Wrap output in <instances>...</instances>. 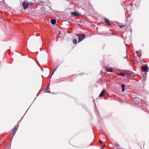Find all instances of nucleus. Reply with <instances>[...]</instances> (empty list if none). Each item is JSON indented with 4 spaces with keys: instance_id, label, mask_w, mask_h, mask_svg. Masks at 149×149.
Returning <instances> with one entry per match:
<instances>
[{
    "instance_id": "nucleus-1",
    "label": "nucleus",
    "mask_w": 149,
    "mask_h": 149,
    "mask_svg": "<svg viewBox=\"0 0 149 149\" xmlns=\"http://www.w3.org/2000/svg\"><path fill=\"white\" fill-rule=\"evenodd\" d=\"M76 36L78 37V40L79 42H80L81 41H82L85 36V35L84 34H77Z\"/></svg>"
},
{
    "instance_id": "nucleus-2",
    "label": "nucleus",
    "mask_w": 149,
    "mask_h": 149,
    "mask_svg": "<svg viewBox=\"0 0 149 149\" xmlns=\"http://www.w3.org/2000/svg\"><path fill=\"white\" fill-rule=\"evenodd\" d=\"M134 101L136 104H139L141 101V100L138 97H135L134 99Z\"/></svg>"
},
{
    "instance_id": "nucleus-3",
    "label": "nucleus",
    "mask_w": 149,
    "mask_h": 149,
    "mask_svg": "<svg viewBox=\"0 0 149 149\" xmlns=\"http://www.w3.org/2000/svg\"><path fill=\"white\" fill-rule=\"evenodd\" d=\"M23 6L24 9H26L28 7V3L26 1H24L23 3Z\"/></svg>"
},
{
    "instance_id": "nucleus-4",
    "label": "nucleus",
    "mask_w": 149,
    "mask_h": 149,
    "mask_svg": "<svg viewBox=\"0 0 149 149\" xmlns=\"http://www.w3.org/2000/svg\"><path fill=\"white\" fill-rule=\"evenodd\" d=\"M19 126V125H17L15 126L14 128L12 130V132L13 133V136L14 135L16 132L17 131V129Z\"/></svg>"
},
{
    "instance_id": "nucleus-5",
    "label": "nucleus",
    "mask_w": 149,
    "mask_h": 149,
    "mask_svg": "<svg viewBox=\"0 0 149 149\" xmlns=\"http://www.w3.org/2000/svg\"><path fill=\"white\" fill-rule=\"evenodd\" d=\"M141 70L143 71H145V72H148L149 70V68L148 67L146 66H143L141 68Z\"/></svg>"
},
{
    "instance_id": "nucleus-6",
    "label": "nucleus",
    "mask_w": 149,
    "mask_h": 149,
    "mask_svg": "<svg viewBox=\"0 0 149 149\" xmlns=\"http://www.w3.org/2000/svg\"><path fill=\"white\" fill-rule=\"evenodd\" d=\"M104 22L107 25L109 26H111V24L110 23L109 20V19L105 18H104Z\"/></svg>"
},
{
    "instance_id": "nucleus-7",
    "label": "nucleus",
    "mask_w": 149,
    "mask_h": 149,
    "mask_svg": "<svg viewBox=\"0 0 149 149\" xmlns=\"http://www.w3.org/2000/svg\"><path fill=\"white\" fill-rule=\"evenodd\" d=\"M79 15V12L78 11H76L75 12H72L71 15L74 16H78Z\"/></svg>"
},
{
    "instance_id": "nucleus-8",
    "label": "nucleus",
    "mask_w": 149,
    "mask_h": 149,
    "mask_svg": "<svg viewBox=\"0 0 149 149\" xmlns=\"http://www.w3.org/2000/svg\"><path fill=\"white\" fill-rule=\"evenodd\" d=\"M105 90H104L102 91L100 93V94L99 95V97H102V96L103 95H104L105 94Z\"/></svg>"
},
{
    "instance_id": "nucleus-9",
    "label": "nucleus",
    "mask_w": 149,
    "mask_h": 149,
    "mask_svg": "<svg viewBox=\"0 0 149 149\" xmlns=\"http://www.w3.org/2000/svg\"><path fill=\"white\" fill-rule=\"evenodd\" d=\"M56 21L55 19H52L51 20V23L53 25H54L56 24Z\"/></svg>"
},
{
    "instance_id": "nucleus-10",
    "label": "nucleus",
    "mask_w": 149,
    "mask_h": 149,
    "mask_svg": "<svg viewBox=\"0 0 149 149\" xmlns=\"http://www.w3.org/2000/svg\"><path fill=\"white\" fill-rule=\"evenodd\" d=\"M121 88H122V90L123 92L124 91V88L125 87V85L124 84H122L121 85Z\"/></svg>"
},
{
    "instance_id": "nucleus-11",
    "label": "nucleus",
    "mask_w": 149,
    "mask_h": 149,
    "mask_svg": "<svg viewBox=\"0 0 149 149\" xmlns=\"http://www.w3.org/2000/svg\"><path fill=\"white\" fill-rule=\"evenodd\" d=\"M107 70L109 72H113V69L111 68H108L107 69Z\"/></svg>"
},
{
    "instance_id": "nucleus-12",
    "label": "nucleus",
    "mask_w": 149,
    "mask_h": 149,
    "mask_svg": "<svg viewBox=\"0 0 149 149\" xmlns=\"http://www.w3.org/2000/svg\"><path fill=\"white\" fill-rule=\"evenodd\" d=\"M77 40L75 39H74L73 40V42L74 44H77Z\"/></svg>"
},
{
    "instance_id": "nucleus-13",
    "label": "nucleus",
    "mask_w": 149,
    "mask_h": 149,
    "mask_svg": "<svg viewBox=\"0 0 149 149\" xmlns=\"http://www.w3.org/2000/svg\"><path fill=\"white\" fill-rule=\"evenodd\" d=\"M58 67V66L56 67L53 70V72H52V74L51 75V76L52 75L54 74V72H55V71L57 69V68Z\"/></svg>"
},
{
    "instance_id": "nucleus-14",
    "label": "nucleus",
    "mask_w": 149,
    "mask_h": 149,
    "mask_svg": "<svg viewBox=\"0 0 149 149\" xmlns=\"http://www.w3.org/2000/svg\"><path fill=\"white\" fill-rule=\"evenodd\" d=\"M49 84H48L47 85V87H46V88H45V89L46 90H47L49 89Z\"/></svg>"
},
{
    "instance_id": "nucleus-15",
    "label": "nucleus",
    "mask_w": 149,
    "mask_h": 149,
    "mask_svg": "<svg viewBox=\"0 0 149 149\" xmlns=\"http://www.w3.org/2000/svg\"><path fill=\"white\" fill-rule=\"evenodd\" d=\"M28 6L29 5H32L33 4V3H32L31 2H28Z\"/></svg>"
},
{
    "instance_id": "nucleus-16",
    "label": "nucleus",
    "mask_w": 149,
    "mask_h": 149,
    "mask_svg": "<svg viewBox=\"0 0 149 149\" xmlns=\"http://www.w3.org/2000/svg\"><path fill=\"white\" fill-rule=\"evenodd\" d=\"M120 75H121V76H126V74H125L121 73V74H120Z\"/></svg>"
},
{
    "instance_id": "nucleus-17",
    "label": "nucleus",
    "mask_w": 149,
    "mask_h": 149,
    "mask_svg": "<svg viewBox=\"0 0 149 149\" xmlns=\"http://www.w3.org/2000/svg\"><path fill=\"white\" fill-rule=\"evenodd\" d=\"M125 26V25H119V26L120 27V28H122V27H123V26Z\"/></svg>"
},
{
    "instance_id": "nucleus-18",
    "label": "nucleus",
    "mask_w": 149,
    "mask_h": 149,
    "mask_svg": "<svg viewBox=\"0 0 149 149\" xmlns=\"http://www.w3.org/2000/svg\"><path fill=\"white\" fill-rule=\"evenodd\" d=\"M105 146H103L101 148H100V149H103L104 148V147Z\"/></svg>"
},
{
    "instance_id": "nucleus-19",
    "label": "nucleus",
    "mask_w": 149,
    "mask_h": 149,
    "mask_svg": "<svg viewBox=\"0 0 149 149\" xmlns=\"http://www.w3.org/2000/svg\"><path fill=\"white\" fill-rule=\"evenodd\" d=\"M115 145L116 146H119V145L118 144H117V143H116L115 144Z\"/></svg>"
},
{
    "instance_id": "nucleus-20",
    "label": "nucleus",
    "mask_w": 149,
    "mask_h": 149,
    "mask_svg": "<svg viewBox=\"0 0 149 149\" xmlns=\"http://www.w3.org/2000/svg\"><path fill=\"white\" fill-rule=\"evenodd\" d=\"M99 142H100V143H102V141H101L100 140H99Z\"/></svg>"
},
{
    "instance_id": "nucleus-21",
    "label": "nucleus",
    "mask_w": 149,
    "mask_h": 149,
    "mask_svg": "<svg viewBox=\"0 0 149 149\" xmlns=\"http://www.w3.org/2000/svg\"><path fill=\"white\" fill-rule=\"evenodd\" d=\"M127 55H126V56L124 57V58H127Z\"/></svg>"
},
{
    "instance_id": "nucleus-22",
    "label": "nucleus",
    "mask_w": 149,
    "mask_h": 149,
    "mask_svg": "<svg viewBox=\"0 0 149 149\" xmlns=\"http://www.w3.org/2000/svg\"><path fill=\"white\" fill-rule=\"evenodd\" d=\"M8 149H11V148H10V147H9L8 148Z\"/></svg>"
},
{
    "instance_id": "nucleus-23",
    "label": "nucleus",
    "mask_w": 149,
    "mask_h": 149,
    "mask_svg": "<svg viewBox=\"0 0 149 149\" xmlns=\"http://www.w3.org/2000/svg\"><path fill=\"white\" fill-rule=\"evenodd\" d=\"M126 75H128V76H129V75H130V74H126Z\"/></svg>"
},
{
    "instance_id": "nucleus-24",
    "label": "nucleus",
    "mask_w": 149,
    "mask_h": 149,
    "mask_svg": "<svg viewBox=\"0 0 149 149\" xmlns=\"http://www.w3.org/2000/svg\"><path fill=\"white\" fill-rule=\"evenodd\" d=\"M41 69L42 71H43V69L42 68H41Z\"/></svg>"
}]
</instances>
